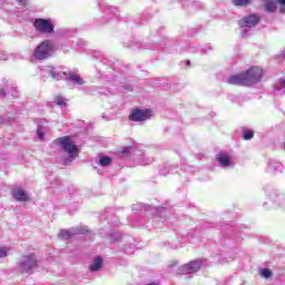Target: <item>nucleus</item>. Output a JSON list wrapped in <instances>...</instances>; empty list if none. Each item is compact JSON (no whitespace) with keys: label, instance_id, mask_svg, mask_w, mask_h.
Instances as JSON below:
<instances>
[{"label":"nucleus","instance_id":"6e6552de","mask_svg":"<svg viewBox=\"0 0 285 285\" xmlns=\"http://www.w3.org/2000/svg\"><path fill=\"white\" fill-rule=\"evenodd\" d=\"M261 17L257 13H252L238 21L240 28H255L261 21Z\"/></svg>","mask_w":285,"mask_h":285},{"label":"nucleus","instance_id":"aec40b11","mask_svg":"<svg viewBox=\"0 0 285 285\" xmlns=\"http://www.w3.org/2000/svg\"><path fill=\"white\" fill-rule=\"evenodd\" d=\"M53 101L57 106H67L66 100L61 96H56Z\"/></svg>","mask_w":285,"mask_h":285},{"label":"nucleus","instance_id":"f03ea898","mask_svg":"<svg viewBox=\"0 0 285 285\" xmlns=\"http://www.w3.org/2000/svg\"><path fill=\"white\" fill-rule=\"evenodd\" d=\"M33 27L41 35H52L55 32V24L50 19L38 18L33 21Z\"/></svg>","mask_w":285,"mask_h":285},{"label":"nucleus","instance_id":"6ab92c4d","mask_svg":"<svg viewBox=\"0 0 285 285\" xmlns=\"http://www.w3.org/2000/svg\"><path fill=\"white\" fill-rule=\"evenodd\" d=\"M253 137H255V134L253 132V130L248 129L244 131L243 139H245V141L253 139Z\"/></svg>","mask_w":285,"mask_h":285},{"label":"nucleus","instance_id":"2eb2a0df","mask_svg":"<svg viewBox=\"0 0 285 285\" xmlns=\"http://www.w3.org/2000/svg\"><path fill=\"white\" fill-rule=\"evenodd\" d=\"M112 164V158L108 156L100 157L99 165L102 166V168H106V166H110Z\"/></svg>","mask_w":285,"mask_h":285},{"label":"nucleus","instance_id":"39448f33","mask_svg":"<svg viewBox=\"0 0 285 285\" xmlns=\"http://www.w3.org/2000/svg\"><path fill=\"white\" fill-rule=\"evenodd\" d=\"M51 52H52V47H51L50 40H45L42 43H40L37 47L33 56L36 59L43 60V59H48V57H50Z\"/></svg>","mask_w":285,"mask_h":285},{"label":"nucleus","instance_id":"a211bd4d","mask_svg":"<svg viewBox=\"0 0 285 285\" xmlns=\"http://www.w3.org/2000/svg\"><path fill=\"white\" fill-rule=\"evenodd\" d=\"M128 155H130V147H122L118 150V157H126Z\"/></svg>","mask_w":285,"mask_h":285},{"label":"nucleus","instance_id":"1a4fd4ad","mask_svg":"<svg viewBox=\"0 0 285 285\" xmlns=\"http://www.w3.org/2000/svg\"><path fill=\"white\" fill-rule=\"evenodd\" d=\"M228 83H230V86H250L248 83V78L246 77L245 71L230 76L228 78Z\"/></svg>","mask_w":285,"mask_h":285},{"label":"nucleus","instance_id":"423d86ee","mask_svg":"<svg viewBox=\"0 0 285 285\" xmlns=\"http://www.w3.org/2000/svg\"><path fill=\"white\" fill-rule=\"evenodd\" d=\"M150 117H153V110L136 108L130 112L128 119L129 121H148Z\"/></svg>","mask_w":285,"mask_h":285},{"label":"nucleus","instance_id":"cd10ccee","mask_svg":"<svg viewBox=\"0 0 285 285\" xmlns=\"http://www.w3.org/2000/svg\"><path fill=\"white\" fill-rule=\"evenodd\" d=\"M6 89H0V97H6Z\"/></svg>","mask_w":285,"mask_h":285},{"label":"nucleus","instance_id":"9d476101","mask_svg":"<svg viewBox=\"0 0 285 285\" xmlns=\"http://www.w3.org/2000/svg\"><path fill=\"white\" fill-rule=\"evenodd\" d=\"M11 195L16 202H30V196L22 188L12 189Z\"/></svg>","mask_w":285,"mask_h":285},{"label":"nucleus","instance_id":"4468645a","mask_svg":"<svg viewBox=\"0 0 285 285\" xmlns=\"http://www.w3.org/2000/svg\"><path fill=\"white\" fill-rule=\"evenodd\" d=\"M258 275L265 279H269V277H273V272L268 268H261Z\"/></svg>","mask_w":285,"mask_h":285},{"label":"nucleus","instance_id":"5701e85b","mask_svg":"<svg viewBox=\"0 0 285 285\" xmlns=\"http://www.w3.org/2000/svg\"><path fill=\"white\" fill-rule=\"evenodd\" d=\"M277 3H278V6L281 7V9H279V12L282 13V14H285V0H275Z\"/></svg>","mask_w":285,"mask_h":285},{"label":"nucleus","instance_id":"4be33fe9","mask_svg":"<svg viewBox=\"0 0 285 285\" xmlns=\"http://www.w3.org/2000/svg\"><path fill=\"white\" fill-rule=\"evenodd\" d=\"M60 239H70V232L68 230H62L59 233Z\"/></svg>","mask_w":285,"mask_h":285},{"label":"nucleus","instance_id":"c756f323","mask_svg":"<svg viewBox=\"0 0 285 285\" xmlns=\"http://www.w3.org/2000/svg\"><path fill=\"white\" fill-rule=\"evenodd\" d=\"M63 75H67V72H63Z\"/></svg>","mask_w":285,"mask_h":285},{"label":"nucleus","instance_id":"f257e3e1","mask_svg":"<svg viewBox=\"0 0 285 285\" xmlns=\"http://www.w3.org/2000/svg\"><path fill=\"white\" fill-rule=\"evenodd\" d=\"M53 144H58L63 153L70 157L71 161L79 155V149L77 145L72 141L70 136L59 137L53 140Z\"/></svg>","mask_w":285,"mask_h":285},{"label":"nucleus","instance_id":"20e7f679","mask_svg":"<svg viewBox=\"0 0 285 285\" xmlns=\"http://www.w3.org/2000/svg\"><path fill=\"white\" fill-rule=\"evenodd\" d=\"M245 77H247V82L249 86H253V83H257L258 81H262V77H264V69L258 66H252L248 70L244 71Z\"/></svg>","mask_w":285,"mask_h":285},{"label":"nucleus","instance_id":"0eeeda50","mask_svg":"<svg viewBox=\"0 0 285 285\" xmlns=\"http://www.w3.org/2000/svg\"><path fill=\"white\" fill-rule=\"evenodd\" d=\"M18 266L22 273H30L32 268H37V259L35 256H23Z\"/></svg>","mask_w":285,"mask_h":285},{"label":"nucleus","instance_id":"393cba45","mask_svg":"<svg viewBox=\"0 0 285 285\" xmlns=\"http://www.w3.org/2000/svg\"><path fill=\"white\" fill-rule=\"evenodd\" d=\"M37 135H38L39 139H43L45 134H43V131L41 130V126H38V128H37Z\"/></svg>","mask_w":285,"mask_h":285},{"label":"nucleus","instance_id":"7ed1b4c3","mask_svg":"<svg viewBox=\"0 0 285 285\" xmlns=\"http://www.w3.org/2000/svg\"><path fill=\"white\" fill-rule=\"evenodd\" d=\"M203 265L204 262H202V259L190 261L178 268V275H190L193 273H198Z\"/></svg>","mask_w":285,"mask_h":285},{"label":"nucleus","instance_id":"b1692460","mask_svg":"<svg viewBox=\"0 0 285 285\" xmlns=\"http://www.w3.org/2000/svg\"><path fill=\"white\" fill-rule=\"evenodd\" d=\"M0 257H8V249L6 247H0Z\"/></svg>","mask_w":285,"mask_h":285},{"label":"nucleus","instance_id":"9b49d317","mask_svg":"<svg viewBox=\"0 0 285 285\" xmlns=\"http://www.w3.org/2000/svg\"><path fill=\"white\" fill-rule=\"evenodd\" d=\"M217 161L220 164V166H230V157L226 154H218L216 156Z\"/></svg>","mask_w":285,"mask_h":285},{"label":"nucleus","instance_id":"412c9836","mask_svg":"<svg viewBox=\"0 0 285 285\" xmlns=\"http://www.w3.org/2000/svg\"><path fill=\"white\" fill-rule=\"evenodd\" d=\"M49 75H50L51 79H56L57 81H59V77H61V75L59 72L55 71L53 68H51L49 70Z\"/></svg>","mask_w":285,"mask_h":285},{"label":"nucleus","instance_id":"dca6fc26","mask_svg":"<svg viewBox=\"0 0 285 285\" xmlns=\"http://www.w3.org/2000/svg\"><path fill=\"white\" fill-rule=\"evenodd\" d=\"M69 78L71 81H75V83H78V86H83V78L79 77V75L69 73Z\"/></svg>","mask_w":285,"mask_h":285},{"label":"nucleus","instance_id":"ddd939ff","mask_svg":"<svg viewBox=\"0 0 285 285\" xmlns=\"http://www.w3.org/2000/svg\"><path fill=\"white\" fill-rule=\"evenodd\" d=\"M265 12H277V4L273 0H267L264 3Z\"/></svg>","mask_w":285,"mask_h":285},{"label":"nucleus","instance_id":"c85d7f7f","mask_svg":"<svg viewBox=\"0 0 285 285\" xmlns=\"http://www.w3.org/2000/svg\"><path fill=\"white\" fill-rule=\"evenodd\" d=\"M186 63H187V66H190V60H187Z\"/></svg>","mask_w":285,"mask_h":285},{"label":"nucleus","instance_id":"bb28decb","mask_svg":"<svg viewBox=\"0 0 285 285\" xmlns=\"http://www.w3.org/2000/svg\"><path fill=\"white\" fill-rule=\"evenodd\" d=\"M279 83H281V86H282L283 88H285V79H284V78H281V79H279Z\"/></svg>","mask_w":285,"mask_h":285},{"label":"nucleus","instance_id":"a878e982","mask_svg":"<svg viewBox=\"0 0 285 285\" xmlns=\"http://www.w3.org/2000/svg\"><path fill=\"white\" fill-rule=\"evenodd\" d=\"M17 2L19 3V6H23L26 8V6H28V0H17Z\"/></svg>","mask_w":285,"mask_h":285},{"label":"nucleus","instance_id":"f8f14e48","mask_svg":"<svg viewBox=\"0 0 285 285\" xmlns=\"http://www.w3.org/2000/svg\"><path fill=\"white\" fill-rule=\"evenodd\" d=\"M102 264H104V258L97 257L94 259L92 264L89 266V271L95 273L99 271V268H101Z\"/></svg>","mask_w":285,"mask_h":285},{"label":"nucleus","instance_id":"f3484780","mask_svg":"<svg viewBox=\"0 0 285 285\" xmlns=\"http://www.w3.org/2000/svg\"><path fill=\"white\" fill-rule=\"evenodd\" d=\"M233 3L235 6L245 8L246 6H250V0H233Z\"/></svg>","mask_w":285,"mask_h":285}]
</instances>
